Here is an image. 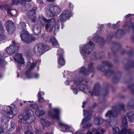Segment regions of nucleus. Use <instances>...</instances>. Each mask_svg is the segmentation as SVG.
I'll return each mask as SVG.
<instances>
[{
    "mask_svg": "<svg viewBox=\"0 0 134 134\" xmlns=\"http://www.w3.org/2000/svg\"><path fill=\"white\" fill-rule=\"evenodd\" d=\"M2 114L1 121L2 125L6 128H8V122L10 119L13 117L14 115L17 114V109L13 104L11 106H8L4 110H2Z\"/></svg>",
    "mask_w": 134,
    "mask_h": 134,
    "instance_id": "obj_1",
    "label": "nucleus"
},
{
    "mask_svg": "<svg viewBox=\"0 0 134 134\" xmlns=\"http://www.w3.org/2000/svg\"><path fill=\"white\" fill-rule=\"evenodd\" d=\"M38 19L42 25L44 26L45 23H47L45 26V29L46 31L51 32L53 31L54 29V34L58 31L60 26L59 19L56 21L54 18L47 19L41 15L39 16Z\"/></svg>",
    "mask_w": 134,
    "mask_h": 134,
    "instance_id": "obj_2",
    "label": "nucleus"
},
{
    "mask_svg": "<svg viewBox=\"0 0 134 134\" xmlns=\"http://www.w3.org/2000/svg\"><path fill=\"white\" fill-rule=\"evenodd\" d=\"M19 118L23 123H30L35 119V117L33 112L31 110L27 109L25 110L23 115L19 116Z\"/></svg>",
    "mask_w": 134,
    "mask_h": 134,
    "instance_id": "obj_3",
    "label": "nucleus"
},
{
    "mask_svg": "<svg viewBox=\"0 0 134 134\" xmlns=\"http://www.w3.org/2000/svg\"><path fill=\"white\" fill-rule=\"evenodd\" d=\"M91 111L83 110V115L85 117L82 120L81 125L84 128H89L92 125L91 119L92 117Z\"/></svg>",
    "mask_w": 134,
    "mask_h": 134,
    "instance_id": "obj_4",
    "label": "nucleus"
},
{
    "mask_svg": "<svg viewBox=\"0 0 134 134\" xmlns=\"http://www.w3.org/2000/svg\"><path fill=\"white\" fill-rule=\"evenodd\" d=\"M94 44L93 42L90 41L88 43L83 45H81L82 47L80 53L82 55L89 54L93 49Z\"/></svg>",
    "mask_w": 134,
    "mask_h": 134,
    "instance_id": "obj_5",
    "label": "nucleus"
},
{
    "mask_svg": "<svg viewBox=\"0 0 134 134\" xmlns=\"http://www.w3.org/2000/svg\"><path fill=\"white\" fill-rule=\"evenodd\" d=\"M49 47L42 43H38L36 45L34 48V51L38 56H40L45 52L48 51Z\"/></svg>",
    "mask_w": 134,
    "mask_h": 134,
    "instance_id": "obj_6",
    "label": "nucleus"
},
{
    "mask_svg": "<svg viewBox=\"0 0 134 134\" xmlns=\"http://www.w3.org/2000/svg\"><path fill=\"white\" fill-rule=\"evenodd\" d=\"M21 37L24 42L28 43L34 41L37 39L34 36L30 35L26 31H23L22 32Z\"/></svg>",
    "mask_w": 134,
    "mask_h": 134,
    "instance_id": "obj_7",
    "label": "nucleus"
},
{
    "mask_svg": "<svg viewBox=\"0 0 134 134\" xmlns=\"http://www.w3.org/2000/svg\"><path fill=\"white\" fill-rule=\"evenodd\" d=\"M47 9V14L51 16L57 15L60 13L61 11L60 7L53 5H48Z\"/></svg>",
    "mask_w": 134,
    "mask_h": 134,
    "instance_id": "obj_8",
    "label": "nucleus"
},
{
    "mask_svg": "<svg viewBox=\"0 0 134 134\" xmlns=\"http://www.w3.org/2000/svg\"><path fill=\"white\" fill-rule=\"evenodd\" d=\"M34 22V25L33 28V32L35 35L39 34L41 32V27L40 25L37 24L36 20L35 19L33 20Z\"/></svg>",
    "mask_w": 134,
    "mask_h": 134,
    "instance_id": "obj_9",
    "label": "nucleus"
},
{
    "mask_svg": "<svg viewBox=\"0 0 134 134\" xmlns=\"http://www.w3.org/2000/svg\"><path fill=\"white\" fill-rule=\"evenodd\" d=\"M71 16L70 12L68 10L64 11L62 14L60 16V19L61 21H65L67 19L70 17Z\"/></svg>",
    "mask_w": 134,
    "mask_h": 134,
    "instance_id": "obj_10",
    "label": "nucleus"
},
{
    "mask_svg": "<svg viewBox=\"0 0 134 134\" xmlns=\"http://www.w3.org/2000/svg\"><path fill=\"white\" fill-rule=\"evenodd\" d=\"M6 29L10 34L12 33L15 30L14 24L10 20H9L6 23Z\"/></svg>",
    "mask_w": 134,
    "mask_h": 134,
    "instance_id": "obj_11",
    "label": "nucleus"
},
{
    "mask_svg": "<svg viewBox=\"0 0 134 134\" xmlns=\"http://www.w3.org/2000/svg\"><path fill=\"white\" fill-rule=\"evenodd\" d=\"M63 51L62 49L59 48L57 51V54L59 56V63L61 65H64L65 63V61L63 57Z\"/></svg>",
    "mask_w": 134,
    "mask_h": 134,
    "instance_id": "obj_12",
    "label": "nucleus"
},
{
    "mask_svg": "<svg viewBox=\"0 0 134 134\" xmlns=\"http://www.w3.org/2000/svg\"><path fill=\"white\" fill-rule=\"evenodd\" d=\"M19 49V48L15 45L10 46L7 48V51L9 54H13L15 51H17Z\"/></svg>",
    "mask_w": 134,
    "mask_h": 134,
    "instance_id": "obj_13",
    "label": "nucleus"
},
{
    "mask_svg": "<svg viewBox=\"0 0 134 134\" xmlns=\"http://www.w3.org/2000/svg\"><path fill=\"white\" fill-rule=\"evenodd\" d=\"M14 59L19 64H24V62L21 54L17 53L14 57Z\"/></svg>",
    "mask_w": 134,
    "mask_h": 134,
    "instance_id": "obj_14",
    "label": "nucleus"
},
{
    "mask_svg": "<svg viewBox=\"0 0 134 134\" xmlns=\"http://www.w3.org/2000/svg\"><path fill=\"white\" fill-rule=\"evenodd\" d=\"M116 113L113 110H109L106 113L105 116L109 117L110 120L114 119V117L116 116Z\"/></svg>",
    "mask_w": 134,
    "mask_h": 134,
    "instance_id": "obj_15",
    "label": "nucleus"
},
{
    "mask_svg": "<svg viewBox=\"0 0 134 134\" xmlns=\"http://www.w3.org/2000/svg\"><path fill=\"white\" fill-rule=\"evenodd\" d=\"M54 112L56 114V115H53L52 113L49 114V116L53 119L59 120L60 118L59 116L57 115L60 112V110L58 108H55L54 110Z\"/></svg>",
    "mask_w": 134,
    "mask_h": 134,
    "instance_id": "obj_16",
    "label": "nucleus"
},
{
    "mask_svg": "<svg viewBox=\"0 0 134 134\" xmlns=\"http://www.w3.org/2000/svg\"><path fill=\"white\" fill-rule=\"evenodd\" d=\"M36 62H34L32 60L28 61L27 64V67L30 70L34 69L36 64Z\"/></svg>",
    "mask_w": 134,
    "mask_h": 134,
    "instance_id": "obj_17",
    "label": "nucleus"
},
{
    "mask_svg": "<svg viewBox=\"0 0 134 134\" xmlns=\"http://www.w3.org/2000/svg\"><path fill=\"white\" fill-rule=\"evenodd\" d=\"M4 32V30L3 27L1 25H0V41L6 38V36L3 34Z\"/></svg>",
    "mask_w": 134,
    "mask_h": 134,
    "instance_id": "obj_18",
    "label": "nucleus"
},
{
    "mask_svg": "<svg viewBox=\"0 0 134 134\" xmlns=\"http://www.w3.org/2000/svg\"><path fill=\"white\" fill-rule=\"evenodd\" d=\"M93 40L96 42H99L100 43H103L104 42V40L103 37H100L98 36L94 37L93 38Z\"/></svg>",
    "mask_w": 134,
    "mask_h": 134,
    "instance_id": "obj_19",
    "label": "nucleus"
},
{
    "mask_svg": "<svg viewBox=\"0 0 134 134\" xmlns=\"http://www.w3.org/2000/svg\"><path fill=\"white\" fill-rule=\"evenodd\" d=\"M103 120L101 118H97L94 120V124L97 125H102L103 122Z\"/></svg>",
    "mask_w": 134,
    "mask_h": 134,
    "instance_id": "obj_20",
    "label": "nucleus"
},
{
    "mask_svg": "<svg viewBox=\"0 0 134 134\" xmlns=\"http://www.w3.org/2000/svg\"><path fill=\"white\" fill-rule=\"evenodd\" d=\"M35 9H33L31 10L28 11L27 12V16L29 18H32L33 17V16L35 14Z\"/></svg>",
    "mask_w": 134,
    "mask_h": 134,
    "instance_id": "obj_21",
    "label": "nucleus"
},
{
    "mask_svg": "<svg viewBox=\"0 0 134 134\" xmlns=\"http://www.w3.org/2000/svg\"><path fill=\"white\" fill-rule=\"evenodd\" d=\"M80 89L85 93H87L89 92V90L87 86L84 85H81L80 86Z\"/></svg>",
    "mask_w": 134,
    "mask_h": 134,
    "instance_id": "obj_22",
    "label": "nucleus"
},
{
    "mask_svg": "<svg viewBox=\"0 0 134 134\" xmlns=\"http://www.w3.org/2000/svg\"><path fill=\"white\" fill-rule=\"evenodd\" d=\"M127 127V119L125 116H124L122 120L121 125V128H126Z\"/></svg>",
    "mask_w": 134,
    "mask_h": 134,
    "instance_id": "obj_23",
    "label": "nucleus"
},
{
    "mask_svg": "<svg viewBox=\"0 0 134 134\" xmlns=\"http://www.w3.org/2000/svg\"><path fill=\"white\" fill-rule=\"evenodd\" d=\"M126 128H122V129L120 132V134H126L127 133L128 134H132V132H131V130L130 129L126 130Z\"/></svg>",
    "mask_w": 134,
    "mask_h": 134,
    "instance_id": "obj_24",
    "label": "nucleus"
},
{
    "mask_svg": "<svg viewBox=\"0 0 134 134\" xmlns=\"http://www.w3.org/2000/svg\"><path fill=\"white\" fill-rule=\"evenodd\" d=\"M50 40L53 46H56V47H59V46L58 44L57 41L55 38L52 37L51 38Z\"/></svg>",
    "mask_w": 134,
    "mask_h": 134,
    "instance_id": "obj_25",
    "label": "nucleus"
},
{
    "mask_svg": "<svg viewBox=\"0 0 134 134\" xmlns=\"http://www.w3.org/2000/svg\"><path fill=\"white\" fill-rule=\"evenodd\" d=\"M25 2L24 0H12V3L13 5H16L20 3L21 4L24 3Z\"/></svg>",
    "mask_w": 134,
    "mask_h": 134,
    "instance_id": "obj_26",
    "label": "nucleus"
},
{
    "mask_svg": "<svg viewBox=\"0 0 134 134\" xmlns=\"http://www.w3.org/2000/svg\"><path fill=\"white\" fill-rule=\"evenodd\" d=\"M127 116L129 119L130 121L132 122L134 118V115L132 112H129L127 114Z\"/></svg>",
    "mask_w": 134,
    "mask_h": 134,
    "instance_id": "obj_27",
    "label": "nucleus"
},
{
    "mask_svg": "<svg viewBox=\"0 0 134 134\" xmlns=\"http://www.w3.org/2000/svg\"><path fill=\"white\" fill-rule=\"evenodd\" d=\"M35 114L37 116L40 117L44 115L45 114V112L42 110H37L35 111Z\"/></svg>",
    "mask_w": 134,
    "mask_h": 134,
    "instance_id": "obj_28",
    "label": "nucleus"
},
{
    "mask_svg": "<svg viewBox=\"0 0 134 134\" xmlns=\"http://www.w3.org/2000/svg\"><path fill=\"white\" fill-rule=\"evenodd\" d=\"M41 122L42 124L44 126H48L50 125V123L44 119H41Z\"/></svg>",
    "mask_w": 134,
    "mask_h": 134,
    "instance_id": "obj_29",
    "label": "nucleus"
},
{
    "mask_svg": "<svg viewBox=\"0 0 134 134\" xmlns=\"http://www.w3.org/2000/svg\"><path fill=\"white\" fill-rule=\"evenodd\" d=\"M26 25L25 23L21 22L19 23V27L22 30V32L23 31H26Z\"/></svg>",
    "mask_w": 134,
    "mask_h": 134,
    "instance_id": "obj_30",
    "label": "nucleus"
},
{
    "mask_svg": "<svg viewBox=\"0 0 134 134\" xmlns=\"http://www.w3.org/2000/svg\"><path fill=\"white\" fill-rule=\"evenodd\" d=\"M34 76L35 78H37L39 76V75L37 74H29L28 75H27V78L30 79L32 78Z\"/></svg>",
    "mask_w": 134,
    "mask_h": 134,
    "instance_id": "obj_31",
    "label": "nucleus"
},
{
    "mask_svg": "<svg viewBox=\"0 0 134 134\" xmlns=\"http://www.w3.org/2000/svg\"><path fill=\"white\" fill-rule=\"evenodd\" d=\"M7 13L11 15H14L16 13V11L15 10H10L8 9L7 10Z\"/></svg>",
    "mask_w": 134,
    "mask_h": 134,
    "instance_id": "obj_32",
    "label": "nucleus"
},
{
    "mask_svg": "<svg viewBox=\"0 0 134 134\" xmlns=\"http://www.w3.org/2000/svg\"><path fill=\"white\" fill-rule=\"evenodd\" d=\"M113 134H120L119 129L118 127L113 128Z\"/></svg>",
    "mask_w": 134,
    "mask_h": 134,
    "instance_id": "obj_33",
    "label": "nucleus"
},
{
    "mask_svg": "<svg viewBox=\"0 0 134 134\" xmlns=\"http://www.w3.org/2000/svg\"><path fill=\"white\" fill-rule=\"evenodd\" d=\"M38 102H42L44 101V100L43 97H41L40 95V93L39 92L38 94Z\"/></svg>",
    "mask_w": 134,
    "mask_h": 134,
    "instance_id": "obj_34",
    "label": "nucleus"
},
{
    "mask_svg": "<svg viewBox=\"0 0 134 134\" xmlns=\"http://www.w3.org/2000/svg\"><path fill=\"white\" fill-rule=\"evenodd\" d=\"M6 62L4 61L3 57L0 54V64H5Z\"/></svg>",
    "mask_w": 134,
    "mask_h": 134,
    "instance_id": "obj_35",
    "label": "nucleus"
},
{
    "mask_svg": "<svg viewBox=\"0 0 134 134\" xmlns=\"http://www.w3.org/2000/svg\"><path fill=\"white\" fill-rule=\"evenodd\" d=\"M60 125L63 126L66 129L70 128L71 126H68V125L64 124V123L62 122H60Z\"/></svg>",
    "mask_w": 134,
    "mask_h": 134,
    "instance_id": "obj_36",
    "label": "nucleus"
},
{
    "mask_svg": "<svg viewBox=\"0 0 134 134\" xmlns=\"http://www.w3.org/2000/svg\"><path fill=\"white\" fill-rule=\"evenodd\" d=\"M92 131L94 134H102L100 133L99 130L98 129L93 128V129Z\"/></svg>",
    "mask_w": 134,
    "mask_h": 134,
    "instance_id": "obj_37",
    "label": "nucleus"
},
{
    "mask_svg": "<svg viewBox=\"0 0 134 134\" xmlns=\"http://www.w3.org/2000/svg\"><path fill=\"white\" fill-rule=\"evenodd\" d=\"M30 106L31 108L35 109H37L38 107V105L36 104H30Z\"/></svg>",
    "mask_w": 134,
    "mask_h": 134,
    "instance_id": "obj_38",
    "label": "nucleus"
},
{
    "mask_svg": "<svg viewBox=\"0 0 134 134\" xmlns=\"http://www.w3.org/2000/svg\"><path fill=\"white\" fill-rule=\"evenodd\" d=\"M14 124L12 123L10 126L8 130L9 131H12L14 130Z\"/></svg>",
    "mask_w": 134,
    "mask_h": 134,
    "instance_id": "obj_39",
    "label": "nucleus"
},
{
    "mask_svg": "<svg viewBox=\"0 0 134 134\" xmlns=\"http://www.w3.org/2000/svg\"><path fill=\"white\" fill-rule=\"evenodd\" d=\"M80 72L84 73L85 72H87V71L85 70V68L83 67H82L80 70Z\"/></svg>",
    "mask_w": 134,
    "mask_h": 134,
    "instance_id": "obj_40",
    "label": "nucleus"
},
{
    "mask_svg": "<svg viewBox=\"0 0 134 134\" xmlns=\"http://www.w3.org/2000/svg\"><path fill=\"white\" fill-rule=\"evenodd\" d=\"M83 81V79L82 78H80L77 79V80L75 81V83L76 84L79 83V82H81Z\"/></svg>",
    "mask_w": 134,
    "mask_h": 134,
    "instance_id": "obj_41",
    "label": "nucleus"
},
{
    "mask_svg": "<svg viewBox=\"0 0 134 134\" xmlns=\"http://www.w3.org/2000/svg\"><path fill=\"white\" fill-rule=\"evenodd\" d=\"M99 91H97L96 92L95 91H94L92 93V95H95V96H98V94H99Z\"/></svg>",
    "mask_w": 134,
    "mask_h": 134,
    "instance_id": "obj_42",
    "label": "nucleus"
},
{
    "mask_svg": "<svg viewBox=\"0 0 134 134\" xmlns=\"http://www.w3.org/2000/svg\"><path fill=\"white\" fill-rule=\"evenodd\" d=\"M73 92L75 94H76L77 93V91L75 88H74L72 89Z\"/></svg>",
    "mask_w": 134,
    "mask_h": 134,
    "instance_id": "obj_43",
    "label": "nucleus"
},
{
    "mask_svg": "<svg viewBox=\"0 0 134 134\" xmlns=\"http://www.w3.org/2000/svg\"><path fill=\"white\" fill-rule=\"evenodd\" d=\"M4 132V130L3 128L0 126V134L3 133Z\"/></svg>",
    "mask_w": 134,
    "mask_h": 134,
    "instance_id": "obj_44",
    "label": "nucleus"
},
{
    "mask_svg": "<svg viewBox=\"0 0 134 134\" xmlns=\"http://www.w3.org/2000/svg\"><path fill=\"white\" fill-rule=\"evenodd\" d=\"M95 54V53H94L92 54V55L91 57L92 59H93L96 58Z\"/></svg>",
    "mask_w": 134,
    "mask_h": 134,
    "instance_id": "obj_45",
    "label": "nucleus"
},
{
    "mask_svg": "<svg viewBox=\"0 0 134 134\" xmlns=\"http://www.w3.org/2000/svg\"><path fill=\"white\" fill-rule=\"evenodd\" d=\"M25 134H34L32 132L29 131L25 132Z\"/></svg>",
    "mask_w": 134,
    "mask_h": 134,
    "instance_id": "obj_46",
    "label": "nucleus"
},
{
    "mask_svg": "<svg viewBox=\"0 0 134 134\" xmlns=\"http://www.w3.org/2000/svg\"><path fill=\"white\" fill-rule=\"evenodd\" d=\"M37 2L39 3H42V0H37Z\"/></svg>",
    "mask_w": 134,
    "mask_h": 134,
    "instance_id": "obj_47",
    "label": "nucleus"
},
{
    "mask_svg": "<svg viewBox=\"0 0 134 134\" xmlns=\"http://www.w3.org/2000/svg\"><path fill=\"white\" fill-rule=\"evenodd\" d=\"M86 104V102H83V105L82 106V107L83 108L85 106Z\"/></svg>",
    "mask_w": 134,
    "mask_h": 134,
    "instance_id": "obj_48",
    "label": "nucleus"
},
{
    "mask_svg": "<svg viewBox=\"0 0 134 134\" xmlns=\"http://www.w3.org/2000/svg\"><path fill=\"white\" fill-rule=\"evenodd\" d=\"M112 37L111 36H108L107 38V40H108V39L109 40H110Z\"/></svg>",
    "mask_w": 134,
    "mask_h": 134,
    "instance_id": "obj_49",
    "label": "nucleus"
},
{
    "mask_svg": "<svg viewBox=\"0 0 134 134\" xmlns=\"http://www.w3.org/2000/svg\"><path fill=\"white\" fill-rule=\"evenodd\" d=\"M86 134H92V133L91 131H87Z\"/></svg>",
    "mask_w": 134,
    "mask_h": 134,
    "instance_id": "obj_50",
    "label": "nucleus"
},
{
    "mask_svg": "<svg viewBox=\"0 0 134 134\" xmlns=\"http://www.w3.org/2000/svg\"><path fill=\"white\" fill-rule=\"evenodd\" d=\"M131 15V14H128L126 15V17L127 18L129 17Z\"/></svg>",
    "mask_w": 134,
    "mask_h": 134,
    "instance_id": "obj_51",
    "label": "nucleus"
},
{
    "mask_svg": "<svg viewBox=\"0 0 134 134\" xmlns=\"http://www.w3.org/2000/svg\"><path fill=\"white\" fill-rule=\"evenodd\" d=\"M101 131L103 133L105 132V130L103 129H102L101 130Z\"/></svg>",
    "mask_w": 134,
    "mask_h": 134,
    "instance_id": "obj_52",
    "label": "nucleus"
},
{
    "mask_svg": "<svg viewBox=\"0 0 134 134\" xmlns=\"http://www.w3.org/2000/svg\"><path fill=\"white\" fill-rule=\"evenodd\" d=\"M69 5L71 7H73L72 4H71V3H70L69 4Z\"/></svg>",
    "mask_w": 134,
    "mask_h": 134,
    "instance_id": "obj_53",
    "label": "nucleus"
},
{
    "mask_svg": "<svg viewBox=\"0 0 134 134\" xmlns=\"http://www.w3.org/2000/svg\"><path fill=\"white\" fill-rule=\"evenodd\" d=\"M40 95L41 96V95H43L44 94V93L43 92H41V93H40Z\"/></svg>",
    "mask_w": 134,
    "mask_h": 134,
    "instance_id": "obj_54",
    "label": "nucleus"
},
{
    "mask_svg": "<svg viewBox=\"0 0 134 134\" xmlns=\"http://www.w3.org/2000/svg\"><path fill=\"white\" fill-rule=\"evenodd\" d=\"M48 2H53L55 1V0H47Z\"/></svg>",
    "mask_w": 134,
    "mask_h": 134,
    "instance_id": "obj_55",
    "label": "nucleus"
},
{
    "mask_svg": "<svg viewBox=\"0 0 134 134\" xmlns=\"http://www.w3.org/2000/svg\"><path fill=\"white\" fill-rule=\"evenodd\" d=\"M66 131H67V132H70L71 133H73V132L72 131H69V130H67Z\"/></svg>",
    "mask_w": 134,
    "mask_h": 134,
    "instance_id": "obj_56",
    "label": "nucleus"
},
{
    "mask_svg": "<svg viewBox=\"0 0 134 134\" xmlns=\"http://www.w3.org/2000/svg\"><path fill=\"white\" fill-rule=\"evenodd\" d=\"M121 32V30H118V31H117V32L119 33H120V32Z\"/></svg>",
    "mask_w": 134,
    "mask_h": 134,
    "instance_id": "obj_57",
    "label": "nucleus"
},
{
    "mask_svg": "<svg viewBox=\"0 0 134 134\" xmlns=\"http://www.w3.org/2000/svg\"><path fill=\"white\" fill-rule=\"evenodd\" d=\"M24 0L25 1H25H28V2H30L31 1V0Z\"/></svg>",
    "mask_w": 134,
    "mask_h": 134,
    "instance_id": "obj_58",
    "label": "nucleus"
},
{
    "mask_svg": "<svg viewBox=\"0 0 134 134\" xmlns=\"http://www.w3.org/2000/svg\"><path fill=\"white\" fill-rule=\"evenodd\" d=\"M3 7L2 6H0V8L1 9H3Z\"/></svg>",
    "mask_w": 134,
    "mask_h": 134,
    "instance_id": "obj_59",
    "label": "nucleus"
},
{
    "mask_svg": "<svg viewBox=\"0 0 134 134\" xmlns=\"http://www.w3.org/2000/svg\"><path fill=\"white\" fill-rule=\"evenodd\" d=\"M111 24H108V26L109 27H110V26H111Z\"/></svg>",
    "mask_w": 134,
    "mask_h": 134,
    "instance_id": "obj_60",
    "label": "nucleus"
},
{
    "mask_svg": "<svg viewBox=\"0 0 134 134\" xmlns=\"http://www.w3.org/2000/svg\"><path fill=\"white\" fill-rule=\"evenodd\" d=\"M20 106H21L23 105V104L22 103H20Z\"/></svg>",
    "mask_w": 134,
    "mask_h": 134,
    "instance_id": "obj_61",
    "label": "nucleus"
},
{
    "mask_svg": "<svg viewBox=\"0 0 134 134\" xmlns=\"http://www.w3.org/2000/svg\"><path fill=\"white\" fill-rule=\"evenodd\" d=\"M45 134H52V133H46Z\"/></svg>",
    "mask_w": 134,
    "mask_h": 134,
    "instance_id": "obj_62",
    "label": "nucleus"
},
{
    "mask_svg": "<svg viewBox=\"0 0 134 134\" xmlns=\"http://www.w3.org/2000/svg\"><path fill=\"white\" fill-rule=\"evenodd\" d=\"M25 102H26V101H25L24 102V103H25Z\"/></svg>",
    "mask_w": 134,
    "mask_h": 134,
    "instance_id": "obj_63",
    "label": "nucleus"
},
{
    "mask_svg": "<svg viewBox=\"0 0 134 134\" xmlns=\"http://www.w3.org/2000/svg\"><path fill=\"white\" fill-rule=\"evenodd\" d=\"M33 102V101H31H31H29V102Z\"/></svg>",
    "mask_w": 134,
    "mask_h": 134,
    "instance_id": "obj_64",
    "label": "nucleus"
}]
</instances>
